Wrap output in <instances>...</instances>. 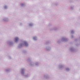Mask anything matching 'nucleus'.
I'll return each mask as SVG.
<instances>
[{
    "instance_id": "nucleus-4",
    "label": "nucleus",
    "mask_w": 80,
    "mask_h": 80,
    "mask_svg": "<svg viewBox=\"0 0 80 80\" xmlns=\"http://www.w3.org/2000/svg\"><path fill=\"white\" fill-rule=\"evenodd\" d=\"M69 70L68 68H66V70Z\"/></svg>"
},
{
    "instance_id": "nucleus-3",
    "label": "nucleus",
    "mask_w": 80,
    "mask_h": 80,
    "mask_svg": "<svg viewBox=\"0 0 80 80\" xmlns=\"http://www.w3.org/2000/svg\"><path fill=\"white\" fill-rule=\"evenodd\" d=\"M36 38H36V37H34L33 38V39H34V40H36V39H35Z\"/></svg>"
},
{
    "instance_id": "nucleus-1",
    "label": "nucleus",
    "mask_w": 80,
    "mask_h": 80,
    "mask_svg": "<svg viewBox=\"0 0 80 80\" xmlns=\"http://www.w3.org/2000/svg\"><path fill=\"white\" fill-rule=\"evenodd\" d=\"M18 41V38H15V42H16Z\"/></svg>"
},
{
    "instance_id": "nucleus-2",
    "label": "nucleus",
    "mask_w": 80,
    "mask_h": 80,
    "mask_svg": "<svg viewBox=\"0 0 80 80\" xmlns=\"http://www.w3.org/2000/svg\"><path fill=\"white\" fill-rule=\"evenodd\" d=\"M24 44H25V46H28V43H27V42H24Z\"/></svg>"
},
{
    "instance_id": "nucleus-5",
    "label": "nucleus",
    "mask_w": 80,
    "mask_h": 80,
    "mask_svg": "<svg viewBox=\"0 0 80 80\" xmlns=\"http://www.w3.org/2000/svg\"><path fill=\"white\" fill-rule=\"evenodd\" d=\"M23 4H21V6H23Z\"/></svg>"
}]
</instances>
